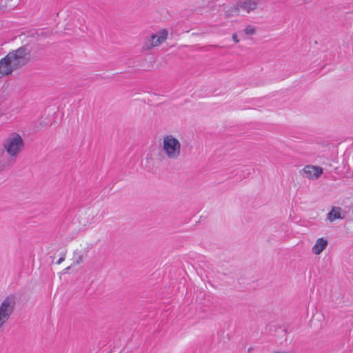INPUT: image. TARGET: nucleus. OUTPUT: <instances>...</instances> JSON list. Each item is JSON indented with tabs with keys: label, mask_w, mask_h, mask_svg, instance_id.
I'll list each match as a JSON object with an SVG mask.
<instances>
[{
	"label": "nucleus",
	"mask_w": 353,
	"mask_h": 353,
	"mask_svg": "<svg viewBox=\"0 0 353 353\" xmlns=\"http://www.w3.org/2000/svg\"><path fill=\"white\" fill-rule=\"evenodd\" d=\"M168 37V32L165 29H161L148 36L145 37L143 41L141 50L144 52L150 51L156 47L160 46L167 40Z\"/></svg>",
	"instance_id": "4"
},
{
	"label": "nucleus",
	"mask_w": 353,
	"mask_h": 353,
	"mask_svg": "<svg viewBox=\"0 0 353 353\" xmlns=\"http://www.w3.org/2000/svg\"><path fill=\"white\" fill-rule=\"evenodd\" d=\"M160 143L163 157L169 161L179 160L183 154V147L179 136L167 133L162 136Z\"/></svg>",
	"instance_id": "2"
},
{
	"label": "nucleus",
	"mask_w": 353,
	"mask_h": 353,
	"mask_svg": "<svg viewBox=\"0 0 353 353\" xmlns=\"http://www.w3.org/2000/svg\"><path fill=\"white\" fill-rule=\"evenodd\" d=\"M65 259V254H61L57 261H56L57 264H60L63 263Z\"/></svg>",
	"instance_id": "16"
},
{
	"label": "nucleus",
	"mask_w": 353,
	"mask_h": 353,
	"mask_svg": "<svg viewBox=\"0 0 353 353\" xmlns=\"http://www.w3.org/2000/svg\"><path fill=\"white\" fill-rule=\"evenodd\" d=\"M31 49L23 46L10 52L0 60V78L10 75L12 72L25 65L30 59Z\"/></svg>",
	"instance_id": "1"
},
{
	"label": "nucleus",
	"mask_w": 353,
	"mask_h": 353,
	"mask_svg": "<svg viewBox=\"0 0 353 353\" xmlns=\"http://www.w3.org/2000/svg\"><path fill=\"white\" fill-rule=\"evenodd\" d=\"M327 241L324 238L318 239L314 246L312 247V251L315 254H320L327 246Z\"/></svg>",
	"instance_id": "11"
},
{
	"label": "nucleus",
	"mask_w": 353,
	"mask_h": 353,
	"mask_svg": "<svg viewBox=\"0 0 353 353\" xmlns=\"http://www.w3.org/2000/svg\"><path fill=\"white\" fill-rule=\"evenodd\" d=\"M88 246L86 244L79 245L72 252L70 263L72 265L87 263L88 258Z\"/></svg>",
	"instance_id": "7"
},
{
	"label": "nucleus",
	"mask_w": 353,
	"mask_h": 353,
	"mask_svg": "<svg viewBox=\"0 0 353 353\" xmlns=\"http://www.w3.org/2000/svg\"><path fill=\"white\" fill-rule=\"evenodd\" d=\"M1 146L3 151L10 157V161L16 162L25 148V143L21 134L11 132L3 139Z\"/></svg>",
	"instance_id": "3"
},
{
	"label": "nucleus",
	"mask_w": 353,
	"mask_h": 353,
	"mask_svg": "<svg viewBox=\"0 0 353 353\" xmlns=\"http://www.w3.org/2000/svg\"><path fill=\"white\" fill-rule=\"evenodd\" d=\"M243 32L248 36L254 35L256 33V28L251 25L247 26L244 28Z\"/></svg>",
	"instance_id": "14"
},
{
	"label": "nucleus",
	"mask_w": 353,
	"mask_h": 353,
	"mask_svg": "<svg viewBox=\"0 0 353 353\" xmlns=\"http://www.w3.org/2000/svg\"><path fill=\"white\" fill-rule=\"evenodd\" d=\"M240 9L244 12L248 14L256 10L258 6L256 0H245L239 3Z\"/></svg>",
	"instance_id": "10"
},
{
	"label": "nucleus",
	"mask_w": 353,
	"mask_h": 353,
	"mask_svg": "<svg viewBox=\"0 0 353 353\" xmlns=\"http://www.w3.org/2000/svg\"><path fill=\"white\" fill-rule=\"evenodd\" d=\"M15 161H10V157H7L6 160H0V172L4 170L6 168L12 165Z\"/></svg>",
	"instance_id": "13"
},
{
	"label": "nucleus",
	"mask_w": 353,
	"mask_h": 353,
	"mask_svg": "<svg viewBox=\"0 0 353 353\" xmlns=\"http://www.w3.org/2000/svg\"><path fill=\"white\" fill-rule=\"evenodd\" d=\"M346 212L339 206H333L331 210L327 214V219L333 223L337 219H344Z\"/></svg>",
	"instance_id": "9"
},
{
	"label": "nucleus",
	"mask_w": 353,
	"mask_h": 353,
	"mask_svg": "<svg viewBox=\"0 0 353 353\" xmlns=\"http://www.w3.org/2000/svg\"><path fill=\"white\" fill-rule=\"evenodd\" d=\"M241 9L239 3L235 6L225 8L224 15L225 18H232L239 14Z\"/></svg>",
	"instance_id": "12"
},
{
	"label": "nucleus",
	"mask_w": 353,
	"mask_h": 353,
	"mask_svg": "<svg viewBox=\"0 0 353 353\" xmlns=\"http://www.w3.org/2000/svg\"><path fill=\"white\" fill-rule=\"evenodd\" d=\"M232 39L233 40V41L235 43H239L240 42V40L238 37V35L236 33H233L232 35Z\"/></svg>",
	"instance_id": "17"
},
{
	"label": "nucleus",
	"mask_w": 353,
	"mask_h": 353,
	"mask_svg": "<svg viewBox=\"0 0 353 353\" xmlns=\"http://www.w3.org/2000/svg\"><path fill=\"white\" fill-rule=\"evenodd\" d=\"M20 0H8V3L10 7H16Z\"/></svg>",
	"instance_id": "15"
},
{
	"label": "nucleus",
	"mask_w": 353,
	"mask_h": 353,
	"mask_svg": "<svg viewBox=\"0 0 353 353\" xmlns=\"http://www.w3.org/2000/svg\"><path fill=\"white\" fill-rule=\"evenodd\" d=\"M70 269V266H68L65 269H64L63 273H68V270Z\"/></svg>",
	"instance_id": "18"
},
{
	"label": "nucleus",
	"mask_w": 353,
	"mask_h": 353,
	"mask_svg": "<svg viewBox=\"0 0 353 353\" xmlns=\"http://www.w3.org/2000/svg\"><path fill=\"white\" fill-rule=\"evenodd\" d=\"M103 216L104 212L101 208L93 206L79 215V222L85 226L93 223L95 220L101 219Z\"/></svg>",
	"instance_id": "5"
},
{
	"label": "nucleus",
	"mask_w": 353,
	"mask_h": 353,
	"mask_svg": "<svg viewBox=\"0 0 353 353\" xmlns=\"http://www.w3.org/2000/svg\"><path fill=\"white\" fill-rule=\"evenodd\" d=\"M15 306V299L13 296L6 298L0 305V328L8 320Z\"/></svg>",
	"instance_id": "6"
},
{
	"label": "nucleus",
	"mask_w": 353,
	"mask_h": 353,
	"mask_svg": "<svg viewBox=\"0 0 353 353\" xmlns=\"http://www.w3.org/2000/svg\"><path fill=\"white\" fill-rule=\"evenodd\" d=\"M323 174V168L316 165H306L301 171V174L310 180L318 179Z\"/></svg>",
	"instance_id": "8"
}]
</instances>
